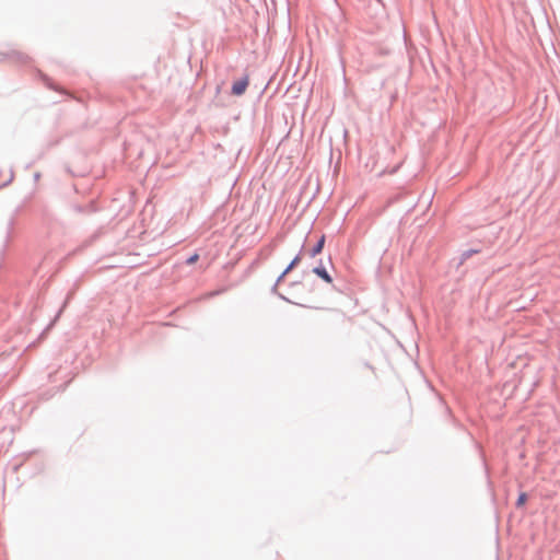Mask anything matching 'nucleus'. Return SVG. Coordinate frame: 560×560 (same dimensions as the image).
Segmentation results:
<instances>
[{"label":"nucleus","mask_w":560,"mask_h":560,"mask_svg":"<svg viewBox=\"0 0 560 560\" xmlns=\"http://www.w3.org/2000/svg\"><path fill=\"white\" fill-rule=\"evenodd\" d=\"M313 271H314V273H316L319 278H322L327 283H331L332 282L331 277L328 275V272L326 271L325 268L316 267V268H314Z\"/></svg>","instance_id":"f03ea898"},{"label":"nucleus","mask_w":560,"mask_h":560,"mask_svg":"<svg viewBox=\"0 0 560 560\" xmlns=\"http://www.w3.org/2000/svg\"><path fill=\"white\" fill-rule=\"evenodd\" d=\"M526 500H527V495H526V493H521V494L518 495V499H517V502H516L517 506H522V505H524V504H525V502H526Z\"/></svg>","instance_id":"39448f33"},{"label":"nucleus","mask_w":560,"mask_h":560,"mask_svg":"<svg viewBox=\"0 0 560 560\" xmlns=\"http://www.w3.org/2000/svg\"><path fill=\"white\" fill-rule=\"evenodd\" d=\"M301 261V256L298 255L291 264L284 269V271L279 277L278 281H281L299 262Z\"/></svg>","instance_id":"7ed1b4c3"},{"label":"nucleus","mask_w":560,"mask_h":560,"mask_svg":"<svg viewBox=\"0 0 560 560\" xmlns=\"http://www.w3.org/2000/svg\"><path fill=\"white\" fill-rule=\"evenodd\" d=\"M248 86V78L245 77L236 82L233 83L232 85V94L233 95H236V96H240L242 94L245 93L246 89Z\"/></svg>","instance_id":"f257e3e1"},{"label":"nucleus","mask_w":560,"mask_h":560,"mask_svg":"<svg viewBox=\"0 0 560 560\" xmlns=\"http://www.w3.org/2000/svg\"><path fill=\"white\" fill-rule=\"evenodd\" d=\"M199 258V255L198 254H194L192 256H190L188 259H187V264L188 265H192L195 264Z\"/></svg>","instance_id":"423d86ee"},{"label":"nucleus","mask_w":560,"mask_h":560,"mask_svg":"<svg viewBox=\"0 0 560 560\" xmlns=\"http://www.w3.org/2000/svg\"><path fill=\"white\" fill-rule=\"evenodd\" d=\"M324 244H325V236L322 235L318 243L315 245V247L312 249L311 252V255L313 257H315L316 255H318L322 250H323V247H324Z\"/></svg>","instance_id":"20e7f679"}]
</instances>
